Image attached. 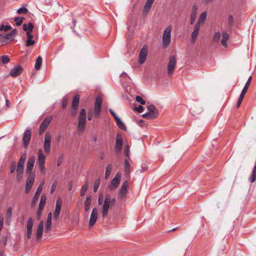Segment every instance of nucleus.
Returning <instances> with one entry per match:
<instances>
[{"mask_svg": "<svg viewBox=\"0 0 256 256\" xmlns=\"http://www.w3.org/2000/svg\"><path fill=\"white\" fill-rule=\"evenodd\" d=\"M31 138V131L30 129L27 128L26 130L24 133L22 138V141L24 148H27L28 146Z\"/></svg>", "mask_w": 256, "mask_h": 256, "instance_id": "nucleus-12", "label": "nucleus"}, {"mask_svg": "<svg viewBox=\"0 0 256 256\" xmlns=\"http://www.w3.org/2000/svg\"><path fill=\"white\" fill-rule=\"evenodd\" d=\"M91 202H84V210L87 212L89 210Z\"/></svg>", "mask_w": 256, "mask_h": 256, "instance_id": "nucleus-60", "label": "nucleus"}, {"mask_svg": "<svg viewBox=\"0 0 256 256\" xmlns=\"http://www.w3.org/2000/svg\"><path fill=\"white\" fill-rule=\"evenodd\" d=\"M116 122L118 128L124 131L126 130V128L124 124L122 121V120L120 118L116 120Z\"/></svg>", "mask_w": 256, "mask_h": 256, "instance_id": "nucleus-36", "label": "nucleus"}, {"mask_svg": "<svg viewBox=\"0 0 256 256\" xmlns=\"http://www.w3.org/2000/svg\"><path fill=\"white\" fill-rule=\"evenodd\" d=\"M33 226V220L32 218H30L28 219L27 225H26V236L28 239H30L31 237Z\"/></svg>", "mask_w": 256, "mask_h": 256, "instance_id": "nucleus-16", "label": "nucleus"}, {"mask_svg": "<svg viewBox=\"0 0 256 256\" xmlns=\"http://www.w3.org/2000/svg\"><path fill=\"white\" fill-rule=\"evenodd\" d=\"M52 136L48 132H46L44 136V148L46 153H49L50 151Z\"/></svg>", "mask_w": 256, "mask_h": 256, "instance_id": "nucleus-8", "label": "nucleus"}, {"mask_svg": "<svg viewBox=\"0 0 256 256\" xmlns=\"http://www.w3.org/2000/svg\"><path fill=\"white\" fill-rule=\"evenodd\" d=\"M35 162V158L34 156L29 157L26 164V173H32L34 164Z\"/></svg>", "mask_w": 256, "mask_h": 256, "instance_id": "nucleus-15", "label": "nucleus"}, {"mask_svg": "<svg viewBox=\"0 0 256 256\" xmlns=\"http://www.w3.org/2000/svg\"><path fill=\"white\" fill-rule=\"evenodd\" d=\"M122 142H123L121 136L119 134H117L115 144V149L117 152H120L122 150Z\"/></svg>", "mask_w": 256, "mask_h": 256, "instance_id": "nucleus-19", "label": "nucleus"}, {"mask_svg": "<svg viewBox=\"0 0 256 256\" xmlns=\"http://www.w3.org/2000/svg\"><path fill=\"white\" fill-rule=\"evenodd\" d=\"M22 70V66L20 64H16L10 70V74L12 77H16L21 74Z\"/></svg>", "mask_w": 256, "mask_h": 256, "instance_id": "nucleus-17", "label": "nucleus"}, {"mask_svg": "<svg viewBox=\"0 0 256 256\" xmlns=\"http://www.w3.org/2000/svg\"><path fill=\"white\" fill-rule=\"evenodd\" d=\"M56 186H57V182H56V181H54V183L52 184L51 186V188H50V193L51 194H52L54 192V190L56 189Z\"/></svg>", "mask_w": 256, "mask_h": 256, "instance_id": "nucleus-53", "label": "nucleus"}, {"mask_svg": "<svg viewBox=\"0 0 256 256\" xmlns=\"http://www.w3.org/2000/svg\"><path fill=\"white\" fill-rule=\"evenodd\" d=\"M220 32H216L214 36H213V40L214 42H218L220 40Z\"/></svg>", "mask_w": 256, "mask_h": 256, "instance_id": "nucleus-44", "label": "nucleus"}, {"mask_svg": "<svg viewBox=\"0 0 256 256\" xmlns=\"http://www.w3.org/2000/svg\"><path fill=\"white\" fill-rule=\"evenodd\" d=\"M42 60L41 56H40L37 58L34 66L35 69L37 70L40 69L42 66Z\"/></svg>", "mask_w": 256, "mask_h": 256, "instance_id": "nucleus-39", "label": "nucleus"}, {"mask_svg": "<svg viewBox=\"0 0 256 256\" xmlns=\"http://www.w3.org/2000/svg\"><path fill=\"white\" fill-rule=\"evenodd\" d=\"M64 160V155L62 154H60L57 160V166H60L62 164Z\"/></svg>", "mask_w": 256, "mask_h": 256, "instance_id": "nucleus-52", "label": "nucleus"}, {"mask_svg": "<svg viewBox=\"0 0 256 256\" xmlns=\"http://www.w3.org/2000/svg\"><path fill=\"white\" fill-rule=\"evenodd\" d=\"M52 120V116H47L44 118L40 126V134H42L45 131V130L49 126Z\"/></svg>", "mask_w": 256, "mask_h": 256, "instance_id": "nucleus-11", "label": "nucleus"}, {"mask_svg": "<svg viewBox=\"0 0 256 256\" xmlns=\"http://www.w3.org/2000/svg\"><path fill=\"white\" fill-rule=\"evenodd\" d=\"M28 10L26 8L22 6L18 10L17 12L18 14H23V13L26 14L28 12Z\"/></svg>", "mask_w": 256, "mask_h": 256, "instance_id": "nucleus-47", "label": "nucleus"}, {"mask_svg": "<svg viewBox=\"0 0 256 256\" xmlns=\"http://www.w3.org/2000/svg\"><path fill=\"white\" fill-rule=\"evenodd\" d=\"M256 180V164L254 165L250 177L249 178V181L251 182H254Z\"/></svg>", "mask_w": 256, "mask_h": 256, "instance_id": "nucleus-34", "label": "nucleus"}, {"mask_svg": "<svg viewBox=\"0 0 256 256\" xmlns=\"http://www.w3.org/2000/svg\"><path fill=\"white\" fill-rule=\"evenodd\" d=\"M172 26H168L164 32L162 38V45L163 47L166 48L170 44L171 41V32Z\"/></svg>", "mask_w": 256, "mask_h": 256, "instance_id": "nucleus-2", "label": "nucleus"}, {"mask_svg": "<svg viewBox=\"0 0 256 256\" xmlns=\"http://www.w3.org/2000/svg\"><path fill=\"white\" fill-rule=\"evenodd\" d=\"M110 194H106L105 196L104 204L102 206V216L104 218L108 216V210L110 207Z\"/></svg>", "mask_w": 256, "mask_h": 256, "instance_id": "nucleus-4", "label": "nucleus"}, {"mask_svg": "<svg viewBox=\"0 0 256 256\" xmlns=\"http://www.w3.org/2000/svg\"><path fill=\"white\" fill-rule=\"evenodd\" d=\"M136 100L142 105H144L146 104L145 100L140 96H137Z\"/></svg>", "mask_w": 256, "mask_h": 256, "instance_id": "nucleus-45", "label": "nucleus"}, {"mask_svg": "<svg viewBox=\"0 0 256 256\" xmlns=\"http://www.w3.org/2000/svg\"><path fill=\"white\" fill-rule=\"evenodd\" d=\"M86 119L78 118L77 129L78 132H83L85 128Z\"/></svg>", "mask_w": 256, "mask_h": 256, "instance_id": "nucleus-24", "label": "nucleus"}, {"mask_svg": "<svg viewBox=\"0 0 256 256\" xmlns=\"http://www.w3.org/2000/svg\"><path fill=\"white\" fill-rule=\"evenodd\" d=\"M79 101H80V96L78 94H76L72 98V107L78 108V106L79 104Z\"/></svg>", "mask_w": 256, "mask_h": 256, "instance_id": "nucleus-33", "label": "nucleus"}, {"mask_svg": "<svg viewBox=\"0 0 256 256\" xmlns=\"http://www.w3.org/2000/svg\"><path fill=\"white\" fill-rule=\"evenodd\" d=\"M102 106V98L100 96H96L94 106V116L98 118L101 112Z\"/></svg>", "mask_w": 256, "mask_h": 256, "instance_id": "nucleus-6", "label": "nucleus"}, {"mask_svg": "<svg viewBox=\"0 0 256 256\" xmlns=\"http://www.w3.org/2000/svg\"><path fill=\"white\" fill-rule=\"evenodd\" d=\"M222 40H221V43L224 46H227V41L229 38V35L226 32H223L222 34Z\"/></svg>", "mask_w": 256, "mask_h": 256, "instance_id": "nucleus-30", "label": "nucleus"}, {"mask_svg": "<svg viewBox=\"0 0 256 256\" xmlns=\"http://www.w3.org/2000/svg\"><path fill=\"white\" fill-rule=\"evenodd\" d=\"M124 166L125 173L126 174H129L130 172V166L128 160L126 158L124 159Z\"/></svg>", "mask_w": 256, "mask_h": 256, "instance_id": "nucleus-37", "label": "nucleus"}, {"mask_svg": "<svg viewBox=\"0 0 256 256\" xmlns=\"http://www.w3.org/2000/svg\"><path fill=\"white\" fill-rule=\"evenodd\" d=\"M200 29V26H199V24H196L194 26V31L192 34V42L194 43L196 42L199 33Z\"/></svg>", "mask_w": 256, "mask_h": 256, "instance_id": "nucleus-20", "label": "nucleus"}, {"mask_svg": "<svg viewBox=\"0 0 256 256\" xmlns=\"http://www.w3.org/2000/svg\"><path fill=\"white\" fill-rule=\"evenodd\" d=\"M124 152L125 155L128 157V158H129L130 150L128 146H126V148H125Z\"/></svg>", "mask_w": 256, "mask_h": 256, "instance_id": "nucleus-62", "label": "nucleus"}, {"mask_svg": "<svg viewBox=\"0 0 256 256\" xmlns=\"http://www.w3.org/2000/svg\"><path fill=\"white\" fill-rule=\"evenodd\" d=\"M100 182L98 180H96L94 184V191L96 192L99 187Z\"/></svg>", "mask_w": 256, "mask_h": 256, "instance_id": "nucleus-57", "label": "nucleus"}, {"mask_svg": "<svg viewBox=\"0 0 256 256\" xmlns=\"http://www.w3.org/2000/svg\"><path fill=\"white\" fill-rule=\"evenodd\" d=\"M12 28V27L10 25L4 26V24L0 25V30L6 32Z\"/></svg>", "mask_w": 256, "mask_h": 256, "instance_id": "nucleus-43", "label": "nucleus"}, {"mask_svg": "<svg viewBox=\"0 0 256 256\" xmlns=\"http://www.w3.org/2000/svg\"><path fill=\"white\" fill-rule=\"evenodd\" d=\"M135 110L140 113H141L144 110V108L142 106H139L138 107L135 108Z\"/></svg>", "mask_w": 256, "mask_h": 256, "instance_id": "nucleus-63", "label": "nucleus"}, {"mask_svg": "<svg viewBox=\"0 0 256 256\" xmlns=\"http://www.w3.org/2000/svg\"><path fill=\"white\" fill-rule=\"evenodd\" d=\"M62 204V200L60 198H58L56 201L55 210L54 212V218L56 220L59 218L61 211Z\"/></svg>", "mask_w": 256, "mask_h": 256, "instance_id": "nucleus-9", "label": "nucleus"}, {"mask_svg": "<svg viewBox=\"0 0 256 256\" xmlns=\"http://www.w3.org/2000/svg\"><path fill=\"white\" fill-rule=\"evenodd\" d=\"M16 170V166L15 162L13 161L10 166V172L12 174Z\"/></svg>", "mask_w": 256, "mask_h": 256, "instance_id": "nucleus-46", "label": "nucleus"}, {"mask_svg": "<svg viewBox=\"0 0 256 256\" xmlns=\"http://www.w3.org/2000/svg\"><path fill=\"white\" fill-rule=\"evenodd\" d=\"M12 207H9L6 210V224H10V223L11 221L12 218Z\"/></svg>", "mask_w": 256, "mask_h": 256, "instance_id": "nucleus-27", "label": "nucleus"}, {"mask_svg": "<svg viewBox=\"0 0 256 256\" xmlns=\"http://www.w3.org/2000/svg\"><path fill=\"white\" fill-rule=\"evenodd\" d=\"M207 12L206 11L203 12L200 15L198 22L196 24H199L200 26V24L204 22L206 19Z\"/></svg>", "mask_w": 256, "mask_h": 256, "instance_id": "nucleus-29", "label": "nucleus"}, {"mask_svg": "<svg viewBox=\"0 0 256 256\" xmlns=\"http://www.w3.org/2000/svg\"><path fill=\"white\" fill-rule=\"evenodd\" d=\"M154 0H146V2L144 7V12H148L152 7V4L154 3Z\"/></svg>", "mask_w": 256, "mask_h": 256, "instance_id": "nucleus-28", "label": "nucleus"}, {"mask_svg": "<svg viewBox=\"0 0 256 256\" xmlns=\"http://www.w3.org/2000/svg\"><path fill=\"white\" fill-rule=\"evenodd\" d=\"M44 184V182H42L38 186V187L36 192L34 196L32 202H31V206L33 207L37 203V202L39 198V194L41 193L42 190V187Z\"/></svg>", "mask_w": 256, "mask_h": 256, "instance_id": "nucleus-7", "label": "nucleus"}, {"mask_svg": "<svg viewBox=\"0 0 256 256\" xmlns=\"http://www.w3.org/2000/svg\"><path fill=\"white\" fill-rule=\"evenodd\" d=\"M128 182L125 180L120 188L119 192V196L121 198H123L126 194L128 191Z\"/></svg>", "mask_w": 256, "mask_h": 256, "instance_id": "nucleus-22", "label": "nucleus"}, {"mask_svg": "<svg viewBox=\"0 0 256 256\" xmlns=\"http://www.w3.org/2000/svg\"><path fill=\"white\" fill-rule=\"evenodd\" d=\"M88 188V182L86 181L84 184L82 186L80 190V196H83L86 193Z\"/></svg>", "mask_w": 256, "mask_h": 256, "instance_id": "nucleus-35", "label": "nucleus"}, {"mask_svg": "<svg viewBox=\"0 0 256 256\" xmlns=\"http://www.w3.org/2000/svg\"><path fill=\"white\" fill-rule=\"evenodd\" d=\"M26 155L22 154L18 160L16 166V180L20 182L22 178L24 170V164L26 160Z\"/></svg>", "mask_w": 256, "mask_h": 256, "instance_id": "nucleus-1", "label": "nucleus"}, {"mask_svg": "<svg viewBox=\"0 0 256 256\" xmlns=\"http://www.w3.org/2000/svg\"><path fill=\"white\" fill-rule=\"evenodd\" d=\"M98 218V209L94 207L92 208L89 220V225L90 226H94Z\"/></svg>", "mask_w": 256, "mask_h": 256, "instance_id": "nucleus-14", "label": "nucleus"}, {"mask_svg": "<svg viewBox=\"0 0 256 256\" xmlns=\"http://www.w3.org/2000/svg\"><path fill=\"white\" fill-rule=\"evenodd\" d=\"M35 43L34 40H32V39H27L26 43V46H30L32 45H34Z\"/></svg>", "mask_w": 256, "mask_h": 256, "instance_id": "nucleus-49", "label": "nucleus"}, {"mask_svg": "<svg viewBox=\"0 0 256 256\" xmlns=\"http://www.w3.org/2000/svg\"><path fill=\"white\" fill-rule=\"evenodd\" d=\"M112 171V166L110 164H108L106 166V170L105 173V178H108L110 174Z\"/></svg>", "mask_w": 256, "mask_h": 256, "instance_id": "nucleus-40", "label": "nucleus"}, {"mask_svg": "<svg viewBox=\"0 0 256 256\" xmlns=\"http://www.w3.org/2000/svg\"><path fill=\"white\" fill-rule=\"evenodd\" d=\"M68 104V98H64L63 100H62V108L64 109L66 108Z\"/></svg>", "mask_w": 256, "mask_h": 256, "instance_id": "nucleus-50", "label": "nucleus"}, {"mask_svg": "<svg viewBox=\"0 0 256 256\" xmlns=\"http://www.w3.org/2000/svg\"><path fill=\"white\" fill-rule=\"evenodd\" d=\"M46 196L44 194H42L36 214V218L38 220L40 219L42 212L46 204Z\"/></svg>", "mask_w": 256, "mask_h": 256, "instance_id": "nucleus-5", "label": "nucleus"}, {"mask_svg": "<svg viewBox=\"0 0 256 256\" xmlns=\"http://www.w3.org/2000/svg\"><path fill=\"white\" fill-rule=\"evenodd\" d=\"M252 76H250L248 78V80H247V82H246V84H245V85H244V87L243 89L242 90V92H244V93H246V92H247L248 90V87H249V86H250V82H251V81H252Z\"/></svg>", "mask_w": 256, "mask_h": 256, "instance_id": "nucleus-38", "label": "nucleus"}, {"mask_svg": "<svg viewBox=\"0 0 256 256\" xmlns=\"http://www.w3.org/2000/svg\"><path fill=\"white\" fill-rule=\"evenodd\" d=\"M46 156L43 154L42 150L38 152V156L37 159V164L38 165H42L45 164Z\"/></svg>", "mask_w": 256, "mask_h": 256, "instance_id": "nucleus-23", "label": "nucleus"}, {"mask_svg": "<svg viewBox=\"0 0 256 256\" xmlns=\"http://www.w3.org/2000/svg\"><path fill=\"white\" fill-rule=\"evenodd\" d=\"M44 222L41 220L38 225L36 233V238L37 240L41 239L43 234Z\"/></svg>", "mask_w": 256, "mask_h": 256, "instance_id": "nucleus-21", "label": "nucleus"}, {"mask_svg": "<svg viewBox=\"0 0 256 256\" xmlns=\"http://www.w3.org/2000/svg\"><path fill=\"white\" fill-rule=\"evenodd\" d=\"M32 185L26 184V188H25V193L26 194H28L32 188Z\"/></svg>", "mask_w": 256, "mask_h": 256, "instance_id": "nucleus-56", "label": "nucleus"}, {"mask_svg": "<svg viewBox=\"0 0 256 256\" xmlns=\"http://www.w3.org/2000/svg\"><path fill=\"white\" fill-rule=\"evenodd\" d=\"M148 112L142 115V116L148 120H152L156 118L158 114V112L156 106L150 104L147 106Z\"/></svg>", "mask_w": 256, "mask_h": 256, "instance_id": "nucleus-3", "label": "nucleus"}, {"mask_svg": "<svg viewBox=\"0 0 256 256\" xmlns=\"http://www.w3.org/2000/svg\"><path fill=\"white\" fill-rule=\"evenodd\" d=\"M8 34L9 36H10V38H12V40H13L14 36L16 34V28H14L13 30H12V31L8 33Z\"/></svg>", "mask_w": 256, "mask_h": 256, "instance_id": "nucleus-58", "label": "nucleus"}, {"mask_svg": "<svg viewBox=\"0 0 256 256\" xmlns=\"http://www.w3.org/2000/svg\"><path fill=\"white\" fill-rule=\"evenodd\" d=\"M27 174H28V176L26 180V184L33 185L34 182L35 174L34 172Z\"/></svg>", "mask_w": 256, "mask_h": 256, "instance_id": "nucleus-31", "label": "nucleus"}, {"mask_svg": "<svg viewBox=\"0 0 256 256\" xmlns=\"http://www.w3.org/2000/svg\"><path fill=\"white\" fill-rule=\"evenodd\" d=\"M22 28L26 32L28 31L32 32L34 28V25L32 22H29L28 24H24L22 25Z\"/></svg>", "mask_w": 256, "mask_h": 256, "instance_id": "nucleus-32", "label": "nucleus"}, {"mask_svg": "<svg viewBox=\"0 0 256 256\" xmlns=\"http://www.w3.org/2000/svg\"><path fill=\"white\" fill-rule=\"evenodd\" d=\"M12 40L9 36L8 34H7L4 36H1L0 39V44L2 45H4V44H7L12 41Z\"/></svg>", "mask_w": 256, "mask_h": 256, "instance_id": "nucleus-26", "label": "nucleus"}, {"mask_svg": "<svg viewBox=\"0 0 256 256\" xmlns=\"http://www.w3.org/2000/svg\"><path fill=\"white\" fill-rule=\"evenodd\" d=\"M0 60L2 64H6L10 62V58L8 56L2 55L0 57Z\"/></svg>", "mask_w": 256, "mask_h": 256, "instance_id": "nucleus-41", "label": "nucleus"}, {"mask_svg": "<svg viewBox=\"0 0 256 256\" xmlns=\"http://www.w3.org/2000/svg\"><path fill=\"white\" fill-rule=\"evenodd\" d=\"M102 197H103L102 194H99L98 198V204L99 206H100L102 204Z\"/></svg>", "mask_w": 256, "mask_h": 256, "instance_id": "nucleus-64", "label": "nucleus"}, {"mask_svg": "<svg viewBox=\"0 0 256 256\" xmlns=\"http://www.w3.org/2000/svg\"><path fill=\"white\" fill-rule=\"evenodd\" d=\"M176 64V58L174 56H170L169 62L168 64V71L169 74H172L174 70Z\"/></svg>", "mask_w": 256, "mask_h": 256, "instance_id": "nucleus-10", "label": "nucleus"}, {"mask_svg": "<svg viewBox=\"0 0 256 256\" xmlns=\"http://www.w3.org/2000/svg\"><path fill=\"white\" fill-rule=\"evenodd\" d=\"M94 116V112L92 110H89L88 112V120H91L92 118Z\"/></svg>", "mask_w": 256, "mask_h": 256, "instance_id": "nucleus-51", "label": "nucleus"}, {"mask_svg": "<svg viewBox=\"0 0 256 256\" xmlns=\"http://www.w3.org/2000/svg\"><path fill=\"white\" fill-rule=\"evenodd\" d=\"M52 214L50 212L47 217V219L45 224V230L46 232H48L52 228Z\"/></svg>", "mask_w": 256, "mask_h": 256, "instance_id": "nucleus-25", "label": "nucleus"}, {"mask_svg": "<svg viewBox=\"0 0 256 256\" xmlns=\"http://www.w3.org/2000/svg\"><path fill=\"white\" fill-rule=\"evenodd\" d=\"M77 110H78V108L72 107V110H70V113H71L72 116L73 117H74L76 115Z\"/></svg>", "mask_w": 256, "mask_h": 256, "instance_id": "nucleus-54", "label": "nucleus"}, {"mask_svg": "<svg viewBox=\"0 0 256 256\" xmlns=\"http://www.w3.org/2000/svg\"><path fill=\"white\" fill-rule=\"evenodd\" d=\"M120 180V174L119 173H117L115 176L112 179L110 182V184L109 186V188L110 190L116 189Z\"/></svg>", "mask_w": 256, "mask_h": 256, "instance_id": "nucleus-13", "label": "nucleus"}, {"mask_svg": "<svg viewBox=\"0 0 256 256\" xmlns=\"http://www.w3.org/2000/svg\"><path fill=\"white\" fill-rule=\"evenodd\" d=\"M196 13H195L194 12H192L191 15H190V24H192L195 21V20L196 18Z\"/></svg>", "mask_w": 256, "mask_h": 256, "instance_id": "nucleus-48", "label": "nucleus"}, {"mask_svg": "<svg viewBox=\"0 0 256 256\" xmlns=\"http://www.w3.org/2000/svg\"><path fill=\"white\" fill-rule=\"evenodd\" d=\"M78 118L86 119V113L84 108L81 110Z\"/></svg>", "mask_w": 256, "mask_h": 256, "instance_id": "nucleus-42", "label": "nucleus"}, {"mask_svg": "<svg viewBox=\"0 0 256 256\" xmlns=\"http://www.w3.org/2000/svg\"><path fill=\"white\" fill-rule=\"evenodd\" d=\"M8 34L9 36H10V38H12V40H13L14 36L16 34V28H14L13 30H12V31L8 33Z\"/></svg>", "mask_w": 256, "mask_h": 256, "instance_id": "nucleus-59", "label": "nucleus"}, {"mask_svg": "<svg viewBox=\"0 0 256 256\" xmlns=\"http://www.w3.org/2000/svg\"><path fill=\"white\" fill-rule=\"evenodd\" d=\"M245 94H246V93L242 92L238 101L240 102H242V101L244 98Z\"/></svg>", "mask_w": 256, "mask_h": 256, "instance_id": "nucleus-61", "label": "nucleus"}, {"mask_svg": "<svg viewBox=\"0 0 256 256\" xmlns=\"http://www.w3.org/2000/svg\"><path fill=\"white\" fill-rule=\"evenodd\" d=\"M14 21L16 22V26H20L22 24V20H20V17L17 16L14 18Z\"/></svg>", "mask_w": 256, "mask_h": 256, "instance_id": "nucleus-55", "label": "nucleus"}, {"mask_svg": "<svg viewBox=\"0 0 256 256\" xmlns=\"http://www.w3.org/2000/svg\"><path fill=\"white\" fill-rule=\"evenodd\" d=\"M148 53L147 48L144 46L141 49L140 54L138 62L140 64H142L146 60Z\"/></svg>", "mask_w": 256, "mask_h": 256, "instance_id": "nucleus-18", "label": "nucleus"}]
</instances>
